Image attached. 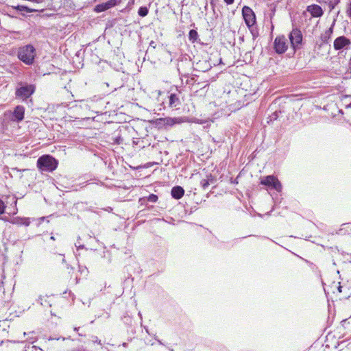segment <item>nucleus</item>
<instances>
[{"instance_id": "obj_1", "label": "nucleus", "mask_w": 351, "mask_h": 351, "mask_svg": "<svg viewBox=\"0 0 351 351\" xmlns=\"http://www.w3.org/2000/svg\"><path fill=\"white\" fill-rule=\"evenodd\" d=\"M36 165L42 171L52 172L57 169L58 162L53 156L46 154L38 158Z\"/></svg>"}, {"instance_id": "obj_2", "label": "nucleus", "mask_w": 351, "mask_h": 351, "mask_svg": "<svg viewBox=\"0 0 351 351\" xmlns=\"http://www.w3.org/2000/svg\"><path fill=\"white\" fill-rule=\"evenodd\" d=\"M19 58L27 64H32L36 56L35 49L32 45H25L20 48Z\"/></svg>"}, {"instance_id": "obj_3", "label": "nucleus", "mask_w": 351, "mask_h": 351, "mask_svg": "<svg viewBox=\"0 0 351 351\" xmlns=\"http://www.w3.org/2000/svg\"><path fill=\"white\" fill-rule=\"evenodd\" d=\"M260 183L262 185H265L269 188L274 189L278 192H280L282 189V186L278 178L272 175L267 176L263 178Z\"/></svg>"}, {"instance_id": "obj_4", "label": "nucleus", "mask_w": 351, "mask_h": 351, "mask_svg": "<svg viewBox=\"0 0 351 351\" xmlns=\"http://www.w3.org/2000/svg\"><path fill=\"white\" fill-rule=\"evenodd\" d=\"M290 44L293 50L300 49L302 45L303 36L299 29H293L289 35Z\"/></svg>"}, {"instance_id": "obj_5", "label": "nucleus", "mask_w": 351, "mask_h": 351, "mask_svg": "<svg viewBox=\"0 0 351 351\" xmlns=\"http://www.w3.org/2000/svg\"><path fill=\"white\" fill-rule=\"evenodd\" d=\"M288 41L285 36H277L274 42V48L278 54L284 53L288 49Z\"/></svg>"}, {"instance_id": "obj_6", "label": "nucleus", "mask_w": 351, "mask_h": 351, "mask_svg": "<svg viewBox=\"0 0 351 351\" xmlns=\"http://www.w3.org/2000/svg\"><path fill=\"white\" fill-rule=\"evenodd\" d=\"M242 15L246 25L251 27L256 23V15L252 9L248 6H243L242 8Z\"/></svg>"}, {"instance_id": "obj_7", "label": "nucleus", "mask_w": 351, "mask_h": 351, "mask_svg": "<svg viewBox=\"0 0 351 351\" xmlns=\"http://www.w3.org/2000/svg\"><path fill=\"white\" fill-rule=\"evenodd\" d=\"M35 91L34 85H27L22 86L16 90L15 95L17 97L23 99L29 98Z\"/></svg>"}, {"instance_id": "obj_8", "label": "nucleus", "mask_w": 351, "mask_h": 351, "mask_svg": "<svg viewBox=\"0 0 351 351\" xmlns=\"http://www.w3.org/2000/svg\"><path fill=\"white\" fill-rule=\"evenodd\" d=\"M120 2L121 0H109L107 2L97 5L94 8V11L98 13L104 12L111 8L114 7Z\"/></svg>"}, {"instance_id": "obj_9", "label": "nucleus", "mask_w": 351, "mask_h": 351, "mask_svg": "<svg viewBox=\"0 0 351 351\" xmlns=\"http://www.w3.org/2000/svg\"><path fill=\"white\" fill-rule=\"evenodd\" d=\"M306 11L311 14L312 17L318 18L321 17L324 14V11L322 7L317 4L308 5Z\"/></svg>"}, {"instance_id": "obj_10", "label": "nucleus", "mask_w": 351, "mask_h": 351, "mask_svg": "<svg viewBox=\"0 0 351 351\" xmlns=\"http://www.w3.org/2000/svg\"><path fill=\"white\" fill-rule=\"evenodd\" d=\"M350 40L345 36H339L334 40V48L335 50H340L350 45Z\"/></svg>"}, {"instance_id": "obj_11", "label": "nucleus", "mask_w": 351, "mask_h": 351, "mask_svg": "<svg viewBox=\"0 0 351 351\" xmlns=\"http://www.w3.org/2000/svg\"><path fill=\"white\" fill-rule=\"evenodd\" d=\"M25 108L22 106H17L13 112L14 120L17 122L21 121L24 119Z\"/></svg>"}, {"instance_id": "obj_12", "label": "nucleus", "mask_w": 351, "mask_h": 351, "mask_svg": "<svg viewBox=\"0 0 351 351\" xmlns=\"http://www.w3.org/2000/svg\"><path fill=\"white\" fill-rule=\"evenodd\" d=\"M171 193L174 199H179L183 197L184 190L182 186H176L172 188Z\"/></svg>"}, {"instance_id": "obj_13", "label": "nucleus", "mask_w": 351, "mask_h": 351, "mask_svg": "<svg viewBox=\"0 0 351 351\" xmlns=\"http://www.w3.org/2000/svg\"><path fill=\"white\" fill-rule=\"evenodd\" d=\"M321 5H328L329 10L331 11L335 9V6L339 4L340 0H315Z\"/></svg>"}, {"instance_id": "obj_14", "label": "nucleus", "mask_w": 351, "mask_h": 351, "mask_svg": "<svg viewBox=\"0 0 351 351\" xmlns=\"http://www.w3.org/2000/svg\"><path fill=\"white\" fill-rule=\"evenodd\" d=\"M332 32H333V29L332 27H330L328 29H327L326 31L324 32V33H323L322 35H321V40H322V43H328V40L330 39L331 38V36H332Z\"/></svg>"}, {"instance_id": "obj_15", "label": "nucleus", "mask_w": 351, "mask_h": 351, "mask_svg": "<svg viewBox=\"0 0 351 351\" xmlns=\"http://www.w3.org/2000/svg\"><path fill=\"white\" fill-rule=\"evenodd\" d=\"M213 178L211 174L207 175L206 178L202 179L200 182L201 186L203 189H207V187L210 185V182H213Z\"/></svg>"}, {"instance_id": "obj_16", "label": "nucleus", "mask_w": 351, "mask_h": 351, "mask_svg": "<svg viewBox=\"0 0 351 351\" xmlns=\"http://www.w3.org/2000/svg\"><path fill=\"white\" fill-rule=\"evenodd\" d=\"M180 103L179 98L178 96L173 93L171 94L169 96V106L170 107H176Z\"/></svg>"}, {"instance_id": "obj_17", "label": "nucleus", "mask_w": 351, "mask_h": 351, "mask_svg": "<svg viewBox=\"0 0 351 351\" xmlns=\"http://www.w3.org/2000/svg\"><path fill=\"white\" fill-rule=\"evenodd\" d=\"M159 121H162L163 125H173L177 123L176 119L171 117L160 118Z\"/></svg>"}, {"instance_id": "obj_18", "label": "nucleus", "mask_w": 351, "mask_h": 351, "mask_svg": "<svg viewBox=\"0 0 351 351\" xmlns=\"http://www.w3.org/2000/svg\"><path fill=\"white\" fill-rule=\"evenodd\" d=\"M341 233H346L348 232V234H351V223H346L341 225L339 229Z\"/></svg>"}, {"instance_id": "obj_19", "label": "nucleus", "mask_w": 351, "mask_h": 351, "mask_svg": "<svg viewBox=\"0 0 351 351\" xmlns=\"http://www.w3.org/2000/svg\"><path fill=\"white\" fill-rule=\"evenodd\" d=\"M189 38L190 40L195 42L198 38L197 32L195 29H191L189 33Z\"/></svg>"}, {"instance_id": "obj_20", "label": "nucleus", "mask_w": 351, "mask_h": 351, "mask_svg": "<svg viewBox=\"0 0 351 351\" xmlns=\"http://www.w3.org/2000/svg\"><path fill=\"white\" fill-rule=\"evenodd\" d=\"M148 8L147 7H141L138 9V14L139 16L144 17L146 16L148 14Z\"/></svg>"}, {"instance_id": "obj_21", "label": "nucleus", "mask_w": 351, "mask_h": 351, "mask_svg": "<svg viewBox=\"0 0 351 351\" xmlns=\"http://www.w3.org/2000/svg\"><path fill=\"white\" fill-rule=\"evenodd\" d=\"M16 8L20 11H26L27 12H33L36 11V10L29 8L25 5H18Z\"/></svg>"}, {"instance_id": "obj_22", "label": "nucleus", "mask_w": 351, "mask_h": 351, "mask_svg": "<svg viewBox=\"0 0 351 351\" xmlns=\"http://www.w3.org/2000/svg\"><path fill=\"white\" fill-rule=\"evenodd\" d=\"M158 196L155 194H150L147 197V200L151 202H156L158 201Z\"/></svg>"}, {"instance_id": "obj_23", "label": "nucleus", "mask_w": 351, "mask_h": 351, "mask_svg": "<svg viewBox=\"0 0 351 351\" xmlns=\"http://www.w3.org/2000/svg\"><path fill=\"white\" fill-rule=\"evenodd\" d=\"M152 123L153 124L156 125V126H158V128H160L161 126H164L162 121H160L159 119H156V120L152 121Z\"/></svg>"}, {"instance_id": "obj_24", "label": "nucleus", "mask_w": 351, "mask_h": 351, "mask_svg": "<svg viewBox=\"0 0 351 351\" xmlns=\"http://www.w3.org/2000/svg\"><path fill=\"white\" fill-rule=\"evenodd\" d=\"M5 206L4 202L0 199V214H3L5 212Z\"/></svg>"}, {"instance_id": "obj_25", "label": "nucleus", "mask_w": 351, "mask_h": 351, "mask_svg": "<svg viewBox=\"0 0 351 351\" xmlns=\"http://www.w3.org/2000/svg\"><path fill=\"white\" fill-rule=\"evenodd\" d=\"M149 47H152L153 49H156V42L154 41V40H152L149 43Z\"/></svg>"}, {"instance_id": "obj_26", "label": "nucleus", "mask_w": 351, "mask_h": 351, "mask_svg": "<svg viewBox=\"0 0 351 351\" xmlns=\"http://www.w3.org/2000/svg\"><path fill=\"white\" fill-rule=\"evenodd\" d=\"M227 5H232L234 0H223Z\"/></svg>"}, {"instance_id": "obj_27", "label": "nucleus", "mask_w": 351, "mask_h": 351, "mask_svg": "<svg viewBox=\"0 0 351 351\" xmlns=\"http://www.w3.org/2000/svg\"><path fill=\"white\" fill-rule=\"evenodd\" d=\"M51 240L54 241L55 240V237L53 236H51V238H50Z\"/></svg>"}, {"instance_id": "obj_28", "label": "nucleus", "mask_w": 351, "mask_h": 351, "mask_svg": "<svg viewBox=\"0 0 351 351\" xmlns=\"http://www.w3.org/2000/svg\"><path fill=\"white\" fill-rule=\"evenodd\" d=\"M348 107H351V103L348 106Z\"/></svg>"}]
</instances>
